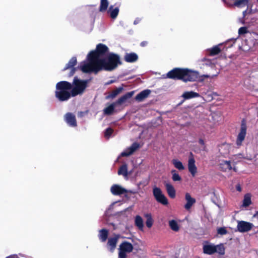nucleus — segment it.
<instances>
[{
    "mask_svg": "<svg viewBox=\"0 0 258 258\" xmlns=\"http://www.w3.org/2000/svg\"><path fill=\"white\" fill-rule=\"evenodd\" d=\"M199 74L197 72L187 68H175L168 72L164 78L174 80H182L184 82H195L199 79Z\"/></svg>",
    "mask_w": 258,
    "mask_h": 258,
    "instance_id": "nucleus-1",
    "label": "nucleus"
},
{
    "mask_svg": "<svg viewBox=\"0 0 258 258\" xmlns=\"http://www.w3.org/2000/svg\"><path fill=\"white\" fill-rule=\"evenodd\" d=\"M55 97L60 102L66 101L70 99V91L72 84L66 81H62L56 84Z\"/></svg>",
    "mask_w": 258,
    "mask_h": 258,
    "instance_id": "nucleus-2",
    "label": "nucleus"
},
{
    "mask_svg": "<svg viewBox=\"0 0 258 258\" xmlns=\"http://www.w3.org/2000/svg\"><path fill=\"white\" fill-rule=\"evenodd\" d=\"M101 70L111 71L121 64L119 56L113 53H110L105 58L98 60Z\"/></svg>",
    "mask_w": 258,
    "mask_h": 258,
    "instance_id": "nucleus-3",
    "label": "nucleus"
},
{
    "mask_svg": "<svg viewBox=\"0 0 258 258\" xmlns=\"http://www.w3.org/2000/svg\"><path fill=\"white\" fill-rule=\"evenodd\" d=\"M88 62L84 63L80 66V69L84 73H94L97 74L101 71L98 60H95L90 55L88 54Z\"/></svg>",
    "mask_w": 258,
    "mask_h": 258,
    "instance_id": "nucleus-4",
    "label": "nucleus"
},
{
    "mask_svg": "<svg viewBox=\"0 0 258 258\" xmlns=\"http://www.w3.org/2000/svg\"><path fill=\"white\" fill-rule=\"evenodd\" d=\"M204 244L203 247V252L205 254L212 255L217 252L220 255H224L225 254V248L223 244H220L215 245L212 244Z\"/></svg>",
    "mask_w": 258,
    "mask_h": 258,
    "instance_id": "nucleus-5",
    "label": "nucleus"
},
{
    "mask_svg": "<svg viewBox=\"0 0 258 258\" xmlns=\"http://www.w3.org/2000/svg\"><path fill=\"white\" fill-rule=\"evenodd\" d=\"M108 51L109 48L106 45L99 43L97 45L96 49L90 51L88 54L95 60H100L102 58L100 57L105 56Z\"/></svg>",
    "mask_w": 258,
    "mask_h": 258,
    "instance_id": "nucleus-6",
    "label": "nucleus"
},
{
    "mask_svg": "<svg viewBox=\"0 0 258 258\" xmlns=\"http://www.w3.org/2000/svg\"><path fill=\"white\" fill-rule=\"evenodd\" d=\"M134 249L132 243L127 241H123L119 245L118 258H126V253L131 252Z\"/></svg>",
    "mask_w": 258,
    "mask_h": 258,
    "instance_id": "nucleus-7",
    "label": "nucleus"
},
{
    "mask_svg": "<svg viewBox=\"0 0 258 258\" xmlns=\"http://www.w3.org/2000/svg\"><path fill=\"white\" fill-rule=\"evenodd\" d=\"M246 130L247 126L246 121L244 119H243L241 122L240 132L238 133L236 140V144L237 147H239L242 145V142L245 138Z\"/></svg>",
    "mask_w": 258,
    "mask_h": 258,
    "instance_id": "nucleus-8",
    "label": "nucleus"
},
{
    "mask_svg": "<svg viewBox=\"0 0 258 258\" xmlns=\"http://www.w3.org/2000/svg\"><path fill=\"white\" fill-rule=\"evenodd\" d=\"M153 194L155 200L159 203L163 205H167L168 201L165 196L162 193L161 189L157 186L154 187L153 189Z\"/></svg>",
    "mask_w": 258,
    "mask_h": 258,
    "instance_id": "nucleus-9",
    "label": "nucleus"
},
{
    "mask_svg": "<svg viewBox=\"0 0 258 258\" xmlns=\"http://www.w3.org/2000/svg\"><path fill=\"white\" fill-rule=\"evenodd\" d=\"M111 193L115 196H118L124 194V193L131 192L132 194H137V191L132 190H127L118 184H113L110 188Z\"/></svg>",
    "mask_w": 258,
    "mask_h": 258,
    "instance_id": "nucleus-10",
    "label": "nucleus"
},
{
    "mask_svg": "<svg viewBox=\"0 0 258 258\" xmlns=\"http://www.w3.org/2000/svg\"><path fill=\"white\" fill-rule=\"evenodd\" d=\"M253 225L252 223L244 221H239L237 223V228L238 231L240 232H246L250 231Z\"/></svg>",
    "mask_w": 258,
    "mask_h": 258,
    "instance_id": "nucleus-11",
    "label": "nucleus"
},
{
    "mask_svg": "<svg viewBox=\"0 0 258 258\" xmlns=\"http://www.w3.org/2000/svg\"><path fill=\"white\" fill-rule=\"evenodd\" d=\"M77 58L76 57H72L69 61L68 63L66 64V66L63 69L62 71H64L69 69H71L69 74V76L71 77L73 76L77 70L76 68L74 67L77 64Z\"/></svg>",
    "mask_w": 258,
    "mask_h": 258,
    "instance_id": "nucleus-12",
    "label": "nucleus"
},
{
    "mask_svg": "<svg viewBox=\"0 0 258 258\" xmlns=\"http://www.w3.org/2000/svg\"><path fill=\"white\" fill-rule=\"evenodd\" d=\"M195 160L194 158L193 155L190 153V156L188 160V169L193 177H195L197 172V167L195 165Z\"/></svg>",
    "mask_w": 258,
    "mask_h": 258,
    "instance_id": "nucleus-13",
    "label": "nucleus"
},
{
    "mask_svg": "<svg viewBox=\"0 0 258 258\" xmlns=\"http://www.w3.org/2000/svg\"><path fill=\"white\" fill-rule=\"evenodd\" d=\"M88 82V80H81L78 79L77 77H75L73 80L74 87L83 92L87 87Z\"/></svg>",
    "mask_w": 258,
    "mask_h": 258,
    "instance_id": "nucleus-14",
    "label": "nucleus"
},
{
    "mask_svg": "<svg viewBox=\"0 0 258 258\" xmlns=\"http://www.w3.org/2000/svg\"><path fill=\"white\" fill-rule=\"evenodd\" d=\"M140 147V144L137 142H134L132 145L121 153V156L127 157L134 153Z\"/></svg>",
    "mask_w": 258,
    "mask_h": 258,
    "instance_id": "nucleus-15",
    "label": "nucleus"
},
{
    "mask_svg": "<svg viewBox=\"0 0 258 258\" xmlns=\"http://www.w3.org/2000/svg\"><path fill=\"white\" fill-rule=\"evenodd\" d=\"M64 119L66 122L72 127H76L77 125L76 118L75 115L71 113L68 112L64 115Z\"/></svg>",
    "mask_w": 258,
    "mask_h": 258,
    "instance_id": "nucleus-16",
    "label": "nucleus"
},
{
    "mask_svg": "<svg viewBox=\"0 0 258 258\" xmlns=\"http://www.w3.org/2000/svg\"><path fill=\"white\" fill-rule=\"evenodd\" d=\"M119 238V235H115L114 237L108 238L107 245L111 252H113L116 248Z\"/></svg>",
    "mask_w": 258,
    "mask_h": 258,
    "instance_id": "nucleus-17",
    "label": "nucleus"
},
{
    "mask_svg": "<svg viewBox=\"0 0 258 258\" xmlns=\"http://www.w3.org/2000/svg\"><path fill=\"white\" fill-rule=\"evenodd\" d=\"M185 199L186 201V203L185 204L184 208L186 210L190 209L192 205L196 203V199L192 198L189 193H186L185 195Z\"/></svg>",
    "mask_w": 258,
    "mask_h": 258,
    "instance_id": "nucleus-18",
    "label": "nucleus"
},
{
    "mask_svg": "<svg viewBox=\"0 0 258 258\" xmlns=\"http://www.w3.org/2000/svg\"><path fill=\"white\" fill-rule=\"evenodd\" d=\"M151 92V91L149 89L144 90L137 95L135 99L138 102H142L149 96Z\"/></svg>",
    "mask_w": 258,
    "mask_h": 258,
    "instance_id": "nucleus-19",
    "label": "nucleus"
},
{
    "mask_svg": "<svg viewBox=\"0 0 258 258\" xmlns=\"http://www.w3.org/2000/svg\"><path fill=\"white\" fill-rule=\"evenodd\" d=\"M119 12V9L118 7L114 8V6L111 5L109 7L107 11V14H109L110 18L112 19H115L117 18Z\"/></svg>",
    "mask_w": 258,
    "mask_h": 258,
    "instance_id": "nucleus-20",
    "label": "nucleus"
},
{
    "mask_svg": "<svg viewBox=\"0 0 258 258\" xmlns=\"http://www.w3.org/2000/svg\"><path fill=\"white\" fill-rule=\"evenodd\" d=\"M138 55L134 52L127 53L124 55V60L127 62H134L138 59Z\"/></svg>",
    "mask_w": 258,
    "mask_h": 258,
    "instance_id": "nucleus-21",
    "label": "nucleus"
},
{
    "mask_svg": "<svg viewBox=\"0 0 258 258\" xmlns=\"http://www.w3.org/2000/svg\"><path fill=\"white\" fill-rule=\"evenodd\" d=\"M167 192L170 198L174 199L176 196V191L173 186L169 183L165 184Z\"/></svg>",
    "mask_w": 258,
    "mask_h": 258,
    "instance_id": "nucleus-22",
    "label": "nucleus"
},
{
    "mask_svg": "<svg viewBox=\"0 0 258 258\" xmlns=\"http://www.w3.org/2000/svg\"><path fill=\"white\" fill-rule=\"evenodd\" d=\"M134 94V91H131L126 93L123 96L118 99L116 102V104H121L126 101L127 99L131 98Z\"/></svg>",
    "mask_w": 258,
    "mask_h": 258,
    "instance_id": "nucleus-23",
    "label": "nucleus"
},
{
    "mask_svg": "<svg viewBox=\"0 0 258 258\" xmlns=\"http://www.w3.org/2000/svg\"><path fill=\"white\" fill-rule=\"evenodd\" d=\"M219 167L221 171L226 172L227 170L232 169L231 162L230 161H222L219 164Z\"/></svg>",
    "mask_w": 258,
    "mask_h": 258,
    "instance_id": "nucleus-24",
    "label": "nucleus"
},
{
    "mask_svg": "<svg viewBox=\"0 0 258 258\" xmlns=\"http://www.w3.org/2000/svg\"><path fill=\"white\" fill-rule=\"evenodd\" d=\"M108 230L106 229H102L99 231V238L102 242H105L107 239Z\"/></svg>",
    "mask_w": 258,
    "mask_h": 258,
    "instance_id": "nucleus-25",
    "label": "nucleus"
},
{
    "mask_svg": "<svg viewBox=\"0 0 258 258\" xmlns=\"http://www.w3.org/2000/svg\"><path fill=\"white\" fill-rule=\"evenodd\" d=\"M135 224L136 226H137L138 229L141 231H143L144 228V223L142 218L139 216L137 215L135 217Z\"/></svg>",
    "mask_w": 258,
    "mask_h": 258,
    "instance_id": "nucleus-26",
    "label": "nucleus"
},
{
    "mask_svg": "<svg viewBox=\"0 0 258 258\" xmlns=\"http://www.w3.org/2000/svg\"><path fill=\"white\" fill-rule=\"evenodd\" d=\"M115 107V103L110 104L108 107L103 109L104 114L108 115L112 114L114 111Z\"/></svg>",
    "mask_w": 258,
    "mask_h": 258,
    "instance_id": "nucleus-27",
    "label": "nucleus"
},
{
    "mask_svg": "<svg viewBox=\"0 0 258 258\" xmlns=\"http://www.w3.org/2000/svg\"><path fill=\"white\" fill-rule=\"evenodd\" d=\"M200 96V94L198 93L194 92L193 91L185 92L182 95V96L185 99H189L190 98L197 97Z\"/></svg>",
    "mask_w": 258,
    "mask_h": 258,
    "instance_id": "nucleus-28",
    "label": "nucleus"
},
{
    "mask_svg": "<svg viewBox=\"0 0 258 258\" xmlns=\"http://www.w3.org/2000/svg\"><path fill=\"white\" fill-rule=\"evenodd\" d=\"M144 216L146 218V225L147 227L150 228L153 224V219L152 215L150 213H146Z\"/></svg>",
    "mask_w": 258,
    "mask_h": 258,
    "instance_id": "nucleus-29",
    "label": "nucleus"
},
{
    "mask_svg": "<svg viewBox=\"0 0 258 258\" xmlns=\"http://www.w3.org/2000/svg\"><path fill=\"white\" fill-rule=\"evenodd\" d=\"M109 6L108 0H101L99 7V11L100 12H104L107 11Z\"/></svg>",
    "mask_w": 258,
    "mask_h": 258,
    "instance_id": "nucleus-30",
    "label": "nucleus"
},
{
    "mask_svg": "<svg viewBox=\"0 0 258 258\" xmlns=\"http://www.w3.org/2000/svg\"><path fill=\"white\" fill-rule=\"evenodd\" d=\"M169 225L171 229L173 231L177 232L179 230V226L176 221L171 220L169 221Z\"/></svg>",
    "mask_w": 258,
    "mask_h": 258,
    "instance_id": "nucleus-31",
    "label": "nucleus"
},
{
    "mask_svg": "<svg viewBox=\"0 0 258 258\" xmlns=\"http://www.w3.org/2000/svg\"><path fill=\"white\" fill-rule=\"evenodd\" d=\"M117 173L118 175H122L124 176H127L128 175L127 165L124 164L121 165L119 167Z\"/></svg>",
    "mask_w": 258,
    "mask_h": 258,
    "instance_id": "nucleus-32",
    "label": "nucleus"
},
{
    "mask_svg": "<svg viewBox=\"0 0 258 258\" xmlns=\"http://www.w3.org/2000/svg\"><path fill=\"white\" fill-rule=\"evenodd\" d=\"M221 50L219 47V45H216L209 49V54L211 56L217 55L221 52Z\"/></svg>",
    "mask_w": 258,
    "mask_h": 258,
    "instance_id": "nucleus-33",
    "label": "nucleus"
},
{
    "mask_svg": "<svg viewBox=\"0 0 258 258\" xmlns=\"http://www.w3.org/2000/svg\"><path fill=\"white\" fill-rule=\"evenodd\" d=\"M172 163L174 166L179 170H183L184 169V167L182 163L177 159H173L172 160Z\"/></svg>",
    "mask_w": 258,
    "mask_h": 258,
    "instance_id": "nucleus-34",
    "label": "nucleus"
},
{
    "mask_svg": "<svg viewBox=\"0 0 258 258\" xmlns=\"http://www.w3.org/2000/svg\"><path fill=\"white\" fill-rule=\"evenodd\" d=\"M248 0H235L233 5L238 8H242L248 4Z\"/></svg>",
    "mask_w": 258,
    "mask_h": 258,
    "instance_id": "nucleus-35",
    "label": "nucleus"
},
{
    "mask_svg": "<svg viewBox=\"0 0 258 258\" xmlns=\"http://www.w3.org/2000/svg\"><path fill=\"white\" fill-rule=\"evenodd\" d=\"M171 173L172 175V179L174 181H180L181 180V177L175 170H172Z\"/></svg>",
    "mask_w": 258,
    "mask_h": 258,
    "instance_id": "nucleus-36",
    "label": "nucleus"
},
{
    "mask_svg": "<svg viewBox=\"0 0 258 258\" xmlns=\"http://www.w3.org/2000/svg\"><path fill=\"white\" fill-rule=\"evenodd\" d=\"M122 87H119L113 90L110 94V95L108 96V97L111 98H115L119 93H120L122 91Z\"/></svg>",
    "mask_w": 258,
    "mask_h": 258,
    "instance_id": "nucleus-37",
    "label": "nucleus"
},
{
    "mask_svg": "<svg viewBox=\"0 0 258 258\" xmlns=\"http://www.w3.org/2000/svg\"><path fill=\"white\" fill-rule=\"evenodd\" d=\"M83 92L81 91L80 90L77 89L75 87H73L72 90L70 91V98L72 97H75L78 94H81Z\"/></svg>",
    "mask_w": 258,
    "mask_h": 258,
    "instance_id": "nucleus-38",
    "label": "nucleus"
},
{
    "mask_svg": "<svg viewBox=\"0 0 258 258\" xmlns=\"http://www.w3.org/2000/svg\"><path fill=\"white\" fill-rule=\"evenodd\" d=\"M228 233V231L227 230L226 227H219L217 229V234L223 235H225Z\"/></svg>",
    "mask_w": 258,
    "mask_h": 258,
    "instance_id": "nucleus-39",
    "label": "nucleus"
},
{
    "mask_svg": "<svg viewBox=\"0 0 258 258\" xmlns=\"http://www.w3.org/2000/svg\"><path fill=\"white\" fill-rule=\"evenodd\" d=\"M113 133V130L111 127H108L104 132V137L108 139L110 137Z\"/></svg>",
    "mask_w": 258,
    "mask_h": 258,
    "instance_id": "nucleus-40",
    "label": "nucleus"
},
{
    "mask_svg": "<svg viewBox=\"0 0 258 258\" xmlns=\"http://www.w3.org/2000/svg\"><path fill=\"white\" fill-rule=\"evenodd\" d=\"M251 203V199L250 197L245 196L243 201V206L244 207H247L249 206Z\"/></svg>",
    "mask_w": 258,
    "mask_h": 258,
    "instance_id": "nucleus-41",
    "label": "nucleus"
},
{
    "mask_svg": "<svg viewBox=\"0 0 258 258\" xmlns=\"http://www.w3.org/2000/svg\"><path fill=\"white\" fill-rule=\"evenodd\" d=\"M247 32V28L246 27H240L238 30V33L239 35L244 34Z\"/></svg>",
    "mask_w": 258,
    "mask_h": 258,
    "instance_id": "nucleus-42",
    "label": "nucleus"
},
{
    "mask_svg": "<svg viewBox=\"0 0 258 258\" xmlns=\"http://www.w3.org/2000/svg\"><path fill=\"white\" fill-rule=\"evenodd\" d=\"M148 44V42L147 41H143L140 43V46L142 47H145L147 46Z\"/></svg>",
    "mask_w": 258,
    "mask_h": 258,
    "instance_id": "nucleus-43",
    "label": "nucleus"
},
{
    "mask_svg": "<svg viewBox=\"0 0 258 258\" xmlns=\"http://www.w3.org/2000/svg\"><path fill=\"white\" fill-rule=\"evenodd\" d=\"M251 10H250L249 11H247V10H246L245 11H244L242 13V14H243V17H245L246 16V15H247V14H250L251 13Z\"/></svg>",
    "mask_w": 258,
    "mask_h": 258,
    "instance_id": "nucleus-44",
    "label": "nucleus"
},
{
    "mask_svg": "<svg viewBox=\"0 0 258 258\" xmlns=\"http://www.w3.org/2000/svg\"><path fill=\"white\" fill-rule=\"evenodd\" d=\"M6 258H19L18 255L16 254H11L9 256H7Z\"/></svg>",
    "mask_w": 258,
    "mask_h": 258,
    "instance_id": "nucleus-45",
    "label": "nucleus"
},
{
    "mask_svg": "<svg viewBox=\"0 0 258 258\" xmlns=\"http://www.w3.org/2000/svg\"><path fill=\"white\" fill-rule=\"evenodd\" d=\"M199 143L200 145H201L202 146H205V142H204V140H203L202 139H199Z\"/></svg>",
    "mask_w": 258,
    "mask_h": 258,
    "instance_id": "nucleus-46",
    "label": "nucleus"
},
{
    "mask_svg": "<svg viewBox=\"0 0 258 258\" xmlns=\"http://www.w3.org/2000/svg\"><path fill=\"white\" fill-rule=\"evenodd\" d=\"M236 189L238 191H241V188L240 184H237L236 186Z\"/></svg>",
    "mask_w": 258,
    "mask_h": 258,
    "instance_id": "nucleus-47",
    "label": "nucleus"
},
{
    "mask_svg": "<svg viewBox=\"0 0 258 258\" xmlns=\"http://www.w3.org/2000/svg\"><path fill=\"white\" fill-rule=\"evenodd\" d=\"M133 194L132 193H131V192H127V193H124V197L127 198V199H130V196L129 195V194Z\"/></svg>",
    "mask_w": 258,
    "mask_h": 258,
    "instance_id": "nucleus-48",
    "label": "nucleus"
},
{
    "mask_svg": "<svg viewBox=\"0 0 258 258\" xmlns=\"http://www.w3.org/2000/svg\"><path fill=\"white\" fill-rule=\"evenodd\" d=\"M140 20L139 19H137L134 21V24L136 25L140 22Z\"/></svg>",
    "mask_w": 258,
    "mask_h": 258,
    "instance_id": "nucleus-49",
    "label": "nucleus"
},
{
    "mask_svg": "<svg viewBox=\"0 0 258 258\" xmlns=\"http://www.w3.org/2000/svg\"><path fill=\"white\" fill-rule=\"evenodd\" d=\"M253 217H255L258 219V211H257L256 213L253 215Z\"/></svg>",
    "mask_w": 258,
    "mask_h": 258,
    "instance_id": "nucleus-50",
    "label": "nucleus"
},
{
    "mask_svg": "<svg viewBox=\"0 0 258 258\" xmlns=\"http://www.w3.org/2000/svg\"><path fill=\"white\" fill-rule=\"evenodd\" d=\"M204 77L206 78H210V76L209 75H204Z\"/></svg>",
    "mask_w": 258,
    "mask_h": 258,
    "instance_id": "nucleus-51",
    "label": "nucleus"
},
{
    "mask_svg": "<svg viewBox=\"0 0 258 258\" xmlns=\"http://www.w3.org/2000/svg\"><path fill=\"white\" fill-rule=\"evenodd\" d=\"M233 170L236 171V169L235 168H233Z\"/></svg>",
    "mask_w": 258,
    "mask_h": 258,
    "instance_id": "nucleus-52",
    "label": "nucleus"
},
{
    "mask_svg": "<svg viewBox=\"0 0 258 258\" xmlns=\"http://www.w3.org/2000/svg\"><path fill=\"white\" fill-rule=\"evenodd\" d=\"M257 2H258V0H257Z\"/></svg>",
    "mask_w": 258,
    "mask_h": 258,
    "instance_id": "nucleus-53",
    "label": "nucleus"
}]
</instances>
